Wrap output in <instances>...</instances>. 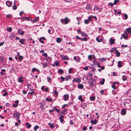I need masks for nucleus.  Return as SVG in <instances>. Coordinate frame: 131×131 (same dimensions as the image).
Returning <instances> with one entry per match:
<instances>
[{"mask_svg": "<svg viewBox=\"0 0 131 131\" xmlns=\"http://www.w3.org/2000/svg\"><path fill=\"white\" fill-rule=\"evenodd\" d=\"M60 21L62 24H66L70 22V20L68 17H66L64 19H61L60 20Z\"/></svg>", "mask_w": 131, "mask_h": 131, "instance_id": "nucleus-1", "label": "nucleus"}, {"mask_svg": "<svg viewBox=\"0 0 131 131\" xmlns=\"http://www.w3.org/2000/svg\"><path fill=\"white\" fill-rule=\"evenodd\" d=\"M20 114V113L18 112H17L16 113H15L13 115V117L14 118L16 117L17 119H18L19 118Z\"/></svg>", "mask_w": 131, "mask_h": 131, "instance_id": "nucleus-2", "label": "nucleus"}, {"mask_svg": "<svg viewBox=\"0 0 131 131\" xmlns=\"http://www.w3.org/2000/svg\"><path fill=\"white\" fill-rule=\"evenodd\" d=\"M126 113V111L125 108H123L122 109L121 112V113L122 115H125Z\"/></svg>", "mask_w": 131, "mask_h": 131, "instance_id": "nucleus-3", "label": "nucleus"}, {"mask_svg": "<svg viewBox=\"0 0 131 131\" xmlns=\"http://www.w3.org/2000/svg\"><path fill=\"white\" fill-rule=\"evenodd\" d=\"M93 80L92 78H90V81L88 82V83L89 84V85L91 86H92L93 85Z\"/></svg>", "mask_w": 131, "mask_h": 131, "instance_id": "nucleus-4", "label": "nucleus"}, {"mask_svg": "<svg viewBox=\"0 0 131 131\" xmlns=\"http://www.w3.org/2000/svg\"><path fill=\"white\" fill-rule=\"evenodd\" d=\"M98 121L96 119H95L94 120L92 119L91 121V123L93 125H95L97 124Z\"/></svg>", "mask_w": 131, "mask_h": 131, "instance_id": "nucleus-5", "label": "nucleus"}, {"mask_svg": "<svg viewBox=\"0 0 131 131\" xmlns=\"http://www.w3.org/2000/svg\"><path fill=\"white\" fill-rule=\"evenodd\" d=\"M39 20V17H37L33 20H30L34 22H36Z\"/></svg>", "mask_w": 131, "mask_h": 131, "instance_id": "nucleus-6", "label": "nucleus"}, {"mask_svg": "<svg viewBox=\"0 0 131 131\" xmlns=\"http://www.w3.org/2000/svg\"><path fill=\"white\" fill-rule=\"evenodd\" d=\"M69 95L68 94L64 95L63 96L64 100V101H67L68 100Z\"/></svg>", "mask_w": 131, "mask_h": 131, "instance_id": "nucleus-7", "label": "nucleus"}, {"mask_svg": "<svg viewBox=\"0 0 131 131\" xmlns=\"http://www.w3.org/2000/svg\"><path fill=\"white\" fill-rule=\"evenodd\" d=\"M23 78V77L22 76H20L18 78V82H23V80L22 79Z\"/></svg>", "mask_w": 131, "mask_h": 131, "instance_id": "nucleus-8", "label": "nucleus"}, {"mask_svg": "<svg viewBox=\"0 0 131 131\" xmlns=\"http://www.w3.org/2000/svg\"><path fill=\"white\" fill-rule=\"evenodd\" d=\"M123 62L121 61H119L118 62L117 66L119 68H121L122 66V63Z\"/></svg>", "mask_w": 131, "mask_h": 131, "instance_id": "nucleus-9", "label": "nucleus"}, {"mask_svg": "<svg viewBox=\"0 0 131 131\" xmlns=\"http://www.w3.org/2000/svg\"><path fill=\"white\" fill-rule=\"evenodd\" d=\"M26 41V40L24 39H21L19 41V42H20L21 44L24 45V41Z\"/></svg>", "mask_w": 131, "mask_h": 131, "instance_id": "nucleus-10", "label": "nucleus"}, {"mask_svg": "<svg viewBox=\"0 0 131 131\" xmlns=\"http://www.w3.org/2000/svg\"><path fill=\"white\" fill-rule=\"evenodd\" d=\"M92 7V5L91 4H88L86 7V8L87 9H91V7Z\"/></svg>", "mask_w": 131, "mask_h": 131, "instance_id": "nucleus-11", "label": "nucleus"}, {"mask_svg": "<svg viewBox=\"0 0 131 131\" xmlns=\"http://www.w3.org/2000/svg\"><path fill=\"white\" fill-rule=\"evenodd\" d=\"M63 116L62 115H61L59 118V119L60 120V122L62 123L64 121V120L63 119Z\"/></svg>", "mask_w": 131, "mask_h": 131, "instance_id": "nucleus-12", "label": "nucleus"}, {"mask_svg": "<svg viewBox=\"0 0 131 131\" xmlns=\"http://www.w3.org/2000/svg\"><path fill=\"white\" fill-rule=\"evenodd\" d=\"M61 58L62 59L67 60H68L69 59L68 57L66 56H63Z\"/></svg>", "mask_w": 131, "mask_h": 131, "instance_id": "nucleus-13", "label": "nucleus"}, {"mask_svg": "<svg viewBox=\"0 0 131 131\" xmlns=\"http://www.w3.org/2000/svg\"><path fill=\"white\" fill-rule=\"evenodd\" d=\"M118 85H117V86L116 85L115 83H113V84L112 85V87L114 89H116L117 88H118Z\"/></svg>", "mask_w": 131, "mask_h": 131, "instance_id": "nucleus-14", "label": "nucleus"}, {"mask_svg": "<svg viewBox=\"0 0 131 131\" xmlns=\"http://www.w3.org/2000/svg\"><path fill=\"white\" fill-rule=\"evenodd\" d=\"M74 60H76L78 62H80V58L78 57V58L77 59L76 57V56H75L74 57Z\"/></svg>", "mask_w": 131, "mask_h": 131, "instance_id": "nucleus-15", "label": "nucleus"}, {"mask_svg": "<svg viewBox=\"0 0 131 131\" xmlns=\"http://www.w3.org/2000/svg\"><path fill=\"white\" fill-rule=\"evenodd\" d=\"M81 34L83 36H86L87 35L85 32H83L82 31H81L80 32Z\"/></svg>", "mask_w": 131, "mask_h": 131, "instance_id": "nucleus-16", "label": "nucleus"}, {"mask_svg": "<svg viewBox=\"0 0 131 131\" xmlns=\"http://www.w3.org/2000/svg\"><path fill=\"white\" fill-rule=\"evenodd\" d=\"M83 85L82 84H79L78 85V87L80 89H82L83 88Z\"/></svg>", "mask_w": 131, "mask_h": 131, "instance_id": "nucleus-17", "label": "nucleus"}, {"mask_svg": "<svg viewBox=\"0 0 131 131\" xmlns=\"http://www.w3.org/2000/svg\"><path fill=\"white\" fill-rule=\"evenodd\" d=\"M39 127L38 125H36L34 128V129L35 131H36L39 128Z\"/></svg>", "mask_w": 131, "mask_h": 131, "instance_id": "nucleus-18", "label": "nucleus"}, {"mask_svg": "<svg viewBox=\"0 0 131 131\" xmlns=\"http://www.w3.org/2000/svg\"><path fill=\"white\" fill-rule=\"evenodd\" d=\"M25 125L27 126V128H29L31 127V125L30 124L28 123H26Z\"/></svg>", "mask_w": 131, "mask_h": 131, "instance_id": "nucleus-19", "label": "nucleus"}, {"mask_svg": "<svg viewBox=\"0 0 131 131\" xmlns=\"http://www.w3.org/2000/svg\"><path fill=\"white\" fill-rule=\"evenodd\" d=\"M79 81L80 79L78 78H75L73 80V82H78Z\"/></svg>", "mask_w": 131, "mask_h": 131, "instance_id": "nucleus-20", "label": "nucleus"}, {"mask_svg": "<svg viewBox=\"0 0 131 131\" xmlns=\"http://www.w3.org/2000/svg\"><path fill=\"white\" fill-rule=\"evenodd\" d=\"M96 40L98 42H101L102 40V38H100V39H99V38L98 37H96Z\"/></svg>", "mask_w": 131, "mask_h": 131, "instance_id": "nucleus-21", "label": "nucleus"}, {"mask_svg": "<svg viewBox=\"0 0 131 131\" xmlns=\"http://www.w3.org/2000/svg\"><path fill=\"white\" fill-rule=\"evenodd\" d=\"M40 108H41V110L43 111L44 109V106L45 105V104H43L41 103H40Z\"/></svg>", "mask_w": 131, "mask_h": 131, "instance_id": "nucleus-22", "label": "nucleus"}, {"mask_svg": "<svg viewBox=\"0 0 131 131\" xmlns=\"http://www.w3.org/2000/svg\"><path fill=\"white\" fill-rule=\"evenodd\" d=\"M61 39L59 38H58L56 39V41L58 43H60L61 42Z\"/></svg>", "mask_w": 131, "mask_h": 131, "instance_id": "nucleus-23", "label": "nucleus"}, {"mask_svg": "<svg viewBox=\"0 0 131 131\" xmlns=\"http://www.w3.org/2000/svg\"><path fill=\"white\" fill-rule=\"evenodd\" d=\"M105 81V79L104 78H102V81H100V83L101 85H103L104 84Z\"/></svg>", "mask_w": 131, "mask_h": 131, "instance_id": "nucleus-24", "label": "nucleus"}, {"mask_svg": "<svg viewBox=\"0 0 131 131\" xmlns=\"http://www.w3.org/2000/svg\"><path fill=\"white\" fill-rule=\"evenodd\" d=\"M115 53L116 54L117 56L118 57L120 56V52H119L117 50H116Z\"/></svg>", "mask_w": 131, "mask_h": 131, "instance_id": "nucleus-25", "label": "nucleus"}, {"mask_svg": "<svg viewBox=\"0 0 131 131\" xmlns=\"http://www.w3.org/2000/svg\"><path fill=\"white\" fill-rule=\"evenodd\" d=\"M78 99L81 102H83L82 96L80 95L78 97Z\"/></svg>", "mask_w": 131, "mask_h": 131, "instance_id": "nucleus-26", "label": "nucleus"}, {"mask_svg": "<svg viewBox=\"0 0 131 131\" xmlns=\"http://www.w3.org/2000/svg\"><path fill=\"white\" fill-rule=\"evenodd\" d=\"M48 125H49V127L52 128L53 129L54 128V127L53 124H51L50 123H49L48 124Z\"/></svg>", "mask_w": 131, "mask_h": 131, "instance_id": "nucleus-27", "label": "nucleus"}, {"mask_svg": "<svg viewBox=\"0 0 131 131\" xmlns=\"http://www.w3.org/2000/svg\"><path fill=\"white\" fill-rule=\"evenodd\" d=\"M52 98L49 99L48 97H47L46 99V100L50 102H51L52 101Z\"/></svg>", "mask_w": 131, "mask_h": 131, "instance_id": "nucleus-28", "label": "nucleus"}, {"mask_svg": "<svg viewBox=\"0 0 131 131\" xmlns=\"http://www.w3.org/2000/svg\"><path fill=\"white\" fill-rule=\"evenodd\" d=\"M47 63H42V65L43 67V68H45L47 66Z\"/></svg>", "mask_w": 131, "mask_h": 131, "instance_id": "nucleus-29", "label": "nucleus"}, {"mask_svg": "<svg viewBox=\"0 0 131 131\" xmlns=\"http://www.w3.org/2000/svg\"><path fill=\"white\" fill-rule=\"evenodd\" d=\"M88 38L86 37H85L84 38H82L81 39V41H86L87 40Z\"/></svg>", "mask_w": 131, "mask_h": 131, "instance_id": "nucleus-30", "label": "nucleus"}, {"mask_svg": "<svg viewBox=\"0 0 131 131\" xmlns=\"http://www.w3.org/2000/svg\"><path fill=\"white\" fill-rule=\"evenodd\" d=\"M131 30V28L129 27L128 28H126V31H128V32H129L130 33H131V31H130V30Z\"/></svg>", "mask_w": 131, "mask_h": 131, "instance_id": "nucleus-31", "label": "nucleus"}, {"mask_svg": "<svg viewBox=\"0 0 131 131\" xmlns=\"http://www.w3.org/2000/svg\"><path fill=\"white\" fill-rule=\"evenodd\" d=\"M6 17L8 18H12V15L11 14H8L6 15Z\"/></svg>", "mask_w": 131, "mask_h": 131, "instance_id": "nucleus-32", "label": "nucleus"}, {"mask_svg": "<svg viewBox=\"0 0 131 131\" xmlns=\"http://www.w3.org/2000/svg\"><path fill=\"white\" fill-rule=\"evenodd\" d=\"M122 79L123 80L126 81L127 80V77L125 75H123L122 77Z\"/></svg>", "mask_w": 131, "mask_h": 131, "instance_id": "nucleus-33", "label": "nucleus"}, {"mask_svg": "<svg viewBox=\"0 0 131 131\" xmlns=\"http://www.w3.org/2000/svg\"><path fill=\"white\" fill-rule=\"evenodd\" d=\"M114 42V40L113 39H110V42L111 44H113Z\"/></svg>", "mask_w": 131, "mask_h": 131, "instance_id": "nucleus-34", "label": "nucleus"}, {"mask_svg": "<svg viewBox=\"0 0 131 131\" xmlns=\"http://www.w3.org/2000/svg\"><path fill=\"white\" fill-rule=\"evenodd\" d=\"M58 72L62 74L64 73V72L61 69H59L58 70Z\"/></svg>", "mask_w": 131, "mask_h": 131, "instance_id": "nucleus-35", "label": "nucleus"}, {"mask_svg": "<svg viewBox=\"0 0 131 131\" xmlns=\"http://www.w3.org/2000/svg\"><path fill=\"white\" fill-rule=\"evenodd\" d=\"M12 30V29L11 27H9V28H8L7 29V31L9 32H11Z\"/></svg>", "mask_w": 131, "mask_h": 131, "instance_id": "nucleus-36", "label": "nucleus"}, {"mask_svg": "<svg viewBox=\"0 0 131 131\" xmlns=\"http://www.w3.org/2000/svg\"><path fill=\"white\" fill-rule=\"evenodd\" d=\"M88 57L89 60H91L92 59V55H90L88 56Z\"/></svg>", "mask_w": 131, "mask_h": 131, "instance_id": "nucleus-37", "label": "nucleus"}, {"mask_svg": "<svg viewBox=\"0 0 131 131\" xmlns=\"http://www.w3.org/2000/svg\"><path fill=\"white\" fill-rule=\"evenodd\" d=\"M119 1V0H115L114 2V4L115 5H116L117 3Z\"/></svg>", "mask_w": 131, "mask_h": 131, "instance_id": "nucleus-38", "label": "nucleus"}, {"mask_svg": "<svg viewBox=\"0 0 131 131\" xmlns=\"http://www.w3.org/2000/svg\"><path fill=\"white\" fill-rule=\"evenodd\" d=\"M122 37L124 39H127L128 38V36H125L124 34H123L122 35Z\"/></svg>", "mask_w": 131, "mask_h": 131, "instance_id": "nucleus-39", "label": "nucleus"}, {"mask_svg": "<svg viewBox=\"0 0 131 131\" xmlns=\"http://www.w3.org/2000/svg\"><path fill=\"white\" fill-rule=\"evenodd\" d=\"M89 21L87 19H85L84 21V23L85 24H87L89 23Z\"/></svg>", "mask_w": 131, "mask_h": 131, "instance_id": "nucleus-40", "label": "nucleus"}, {"mask_svg": "<svg viewBox=\"0 0 131 131\" xmlns=\"http://www.w3.org/2000/svg\"><path fill=\"white\" fill-rule=\"evenodd\" d=\"M71 78L70 75L67 76V78H65V79L66 81H68L69 79Z\"/></svg>", "mask_w": 131, "mask_h": 131, "instance_id": "nucleus-41", "label": "nucleus"}, {"mask_svg": "<svg viewBox=\"0 0 131 131\" xmlns=\"http://www.w3.org/2000/svg\"><path fill=\"white\" fill-rule=\"evenodd\" d=\"M52 30V28L51 27H50L49 28V29L48 30V33L50 34H52L53 33V32H51V31Z\"/></svg>", "mask_w": 131, "mask_h": 131, "instance_id": "nucleus-42", "label": "nucleus"}, {"mask_svg": "<svg viewBox=\"0 0 131 131\" xmlns=\"http://www.w3.org/2000/svg\"><path fill=\"white\" fill-rule=\"evenodd\" d=\"M106 58L103 57L102 58L100 59V60L102 61H104L106 60Z\"/></svg>", "mask_w": 131, "mask_h": 131, "instance_id": "nucleus-43", "label": "nucleus"}, {"mask_svg": "<svg viewBox=\"0 0 131 131\" xmlns=\"http://www.w3.org/2000/svg\"><path fill=\"white\" fill-rule=\"evenodd\" d=\"M95 97L94 96H93L90 97V100L91 101H94L95 100Z\"/></svg>", "mask_w": 131, "mask_h": 131, "instance_id": "nucleus-44", "label": "nucleus"}, {"mask_svg": "<svg viewBox=\"0 0 131 131\" xmlns=\"http://www.w3.org/2000/svg\"><path fill=\"white\" fill-rule=\"evenodd\" d=\"M116 50L115 48H113L111 50V51L112 52L115 51Z\"/></svg>", "mask_w": 131, "mask_h": 131, "instance_id": "nucleus-45", "label": "nucleus"}, {"mask_svg": "<svg viewBox=\"0 0 131 131\" xmlns=\"http://www.w3.org/2000/svg\"><path fill=\"white\" fill-rule=\"evenodd\" d=\"M55 63L57 66H58L59 65V62L58 61H56L55 62Z\"/></svg>", "mask_w": 131, "mask_h": 131, "instance_id": "nucleus-46", "label": "nucleus"}, {"mask_svg": "<svg viewBox=\"0 0 131 131\" xmlns=\"http://www.w3.org/2000/svg\"><path fill=\"white\" fill-rule=\"evenodd\" d=\"M33 87H30L29 88V90L30 91H31V92H34V90L35 89H32V88Z\"/></svg>", "mask_w": 131, "mask_h": 131, "instance_id": "nucleus-47", "label": "nucleus"}, {"mask_svg": "<svg viewBox=\"0 0 131 131\" xmlns=\"http://www.w3.org/2000/svg\"><path fill=\"white\" fill-rule=\"evenodd\" d=\"M19 60H22L23 59V57L21 56H19L18 57Z\"/></svg>", "mask_w": 131, "mask_h": 131, "instance_id": "nucleus-48", "label": "nucleus"}, {"mask_svg": "<svg viewBox=\"0 0 131 131\" xmlns=\"http://www.w3.org/2000/svg\"><path fill=\"white\" fill-rule=\"evenodd\" d=\"M27 87L28 89H29V88L30 87H33L32 86L31 84H29L28 83L27 84Z\"/></svg>", "mask_w": 131, "mask_h": 131, "instance_id": "nucleus-49", "label": "nucleus"}, {"mask_svg": "<svg viewBox=\"0 0 131 131\" xmlns=\"http://www.w3.org/2000/svg\"><path fill=\"white\" fill-rule=\"evenodd\" d=\"M12 105H13V107H16L18 106V104H15L13 103L12 104Z\"/></svg>", "mask_w": 131, "mask_h": 131, "instance_id": "nucleus-50", "label": "nucleus"}, {"mask_svg": "<svg viewBox=\"0 0 131 131\" xmlns=\"http://www.w3.org/2000/svg\"><path fill=\"white\" fill-rule=\"evenodd\" d=\"M89 67V66H87L86 67H84L83 68V69L85 70H88V68Z\"/></svg>", "mask_w": 131, "mask_h": 131, "instance_id": "nucleus-51", "label": "nucleus"}, {"mask_svg": "<svg viewBox=\"0 0 131 131\" xmlns=\"http://www.w3.org/2000/svg\"><path fill=\"white\" fill-rule=\"evenodd\" d=\"M124 18L125 19H127L128 18V16L126 14H125L124 15Z\"/></svg>", "mask_w": 131, "mask_h": 131, "instance_id": "nucleus-52", "label": "nucleus"}, {"mask_svg": "<svg viewBox=\"0 0 131 131\" xmlns=\"http://www.w3.org/2000/svg\"><path fill=\"white\" fill-rule=\"evenodd\" d=\"M37 69L36 68H33L32 69V72H34L36 71Z\"/></svg>", "mask_w": 131, "mask_h": 131, "instance_id": "nucleus-53", "label": "nucleus"}, {"mask_svg": "<svg viewBox=\"0 0 131 131\" xmlns=\"http://www.w3.org/2000/svg\"><path fill=\"white\" fill-rule=\"evenodd\" d=\"M39 41L42 43H44V41L43 40H42V39L41 38L39 39Z\"/></svg>", "mask_w": 131, "mask_h": 131, "instance_id": "nucleus-54", "label": "nucleus"}, {"mask_svg": "<svg viewBox=\"0 0 131 131\" xmlns=\"http://www.w3.org/2000/svg\"><path fill=\"white\" fill-rule=\"evenodd\" d=\"M21 22L25 20L24 17H21Z\"/></svg>", "mask_w": 131, "mask_h": 131, "instance_id": "nucleus-55", "label": "nucleus"}, {"mask_svg": "<svg viewBox=\"0 0 131 131\" xmlns=\"http://www.w3.org/2000/svg\"><path fill=\"white\" fill-rule=\"evenodd\" d=\"M17 7L15 5H14L13 6V8L14 10H16L17 9Z\"/></svg>", "mask_w": 131, "mask_h": 131, "instance_id": "nucleus-56", "label": "nucleus"}, {"mask_svg": "<svg viewBox=\"0 0 131 131\" xmlns=\"http://www.w3.org/2000/svg\"><path fill=\"white\" fill-rule=\"evenodd\" d=\"M54 109L55 110H56V111L58 112H59L60 111V110H59L57 109L55 107H54Z\"/></svg>", "mask_w": 131, "mask_h": 131, "instance_id": "nucleus-57", "label": "nucleus"}, {"mask_svg": "<svg viewBox=\"0 0 131 131\" xmlns=\"http://www.w3.org/2000/svg\"><path fill=\"white\" fill-rule=\"evenodd\" d=\"M24 33L25 32L24 31H22L21 32H20L19 34H20L21 35H23L24 34Z\"/></svg>", "mask_w": 131, "mask_h": 131, "instance_id": "nucleus-58", "label": "nucleus"}, {"mask_svg": "<svg viewBox=\"0 0 131 131\" xmlns=\"http://www.w3.org/2000/svg\"><path fill=\"white\" fill-rule=\"evenodd\" d=\"M54 93L55 95H58V93L56 90H55L54 92Z\"/></svg>", "mask_w": 131, "mask_h": 131, "instance_id": "nucleus-59", "label": "nucleus"}, {"mask_svg": "<svg viewBox=\"0 0 131 131\" xmlns=\"http://www.w3.org/2000/svg\"><path fill=\"white\" fill-rule=\"evenodd\" d=\"M73 70L71 68L69 70V72L70 73H72V71Z\"/></svg>", "mask_w": 131, "mask_h": 131, "instance_id": "nucleus-60", "label": "nucleus"}, {"mask_svg": "<svg viewBox=\"0 0 131 131\" xmlns=\"http://www.w3.org/2000/svg\"><path fill=\"white\" fill-rule=\"evenodd\" d=\"M47 79L48 81V82H50L51 80V79L50 78V77H47Z\"/></svg>", "mask_w": 131, "mask_h": 131, "instance_id": "nucleus-61", "label": "nucleus"}, {"mask_svg": "<svg viewBox=\"0 0 131 131\" xmlns=\"http://www.w3.org/2000/svg\"><path fill=\"white\" fill-rule=\"evenodd\" d=\"M75 38L77 39H79L81 40V38H80L79 36H77Z\"/></svg>", "mask_w": 131, "mask_h": 131, "instance_id": "nucleus-62", "label": "nucleus"}, {"mask_svg": "<svg viewBox=\"0 0 131 131\" xmlns=\"http://www.w3.org/2000/svg\"><path fill=\"white\" fill-rule=\"evenodd\" d=\"M42 55L46 57H47V54L46 53H43L42 54Z\"/></svg>", "mask_w": 131, "mask_h": 131, "instance_id": "nucleus-63", "label": "nucleus"}, {"mask_svg": "<svg viewBox=\"0 0 131 131\" xmlns=\"http://www.w3.org/2000/svg\"><path fill=\"white\" fill-rule=\"evenodd\" d=\"M88 74L89 77H91L93 75V74L91 72H90V73H89Z\"/></svg>", "mask_w": 131, "mask_h": 131, "instance_id": "nucleus-64", "label": "nucleus"}]
</instances>
